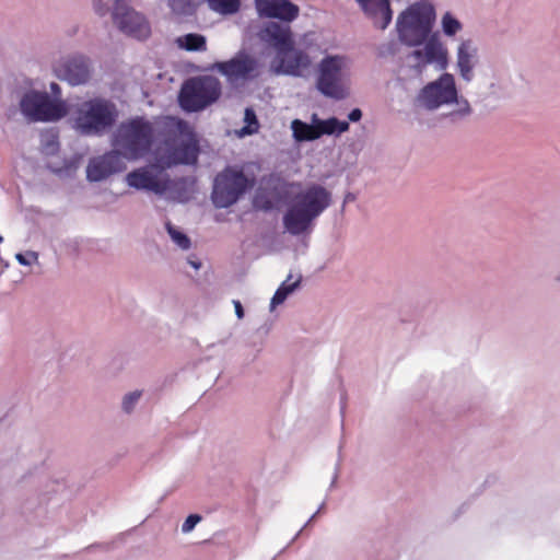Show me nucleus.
I'll list each match as a JSON object with an SVG mask.
<instances>
[{"mask_svg": "<svg viewBox=\"0 0 560 560\" xmlns=\"http://www.w3.org/2000/svg\"><path fill=\"white\" fill-rule=\"evenodd\" d=\"M110 1L112 0H94L95 11L100 15H105L107 13V11H108Z\"/></svg>", "mask_w": 560, "mask_h": 560, "instance_id": "7c9ffc66", "label": "nucleus"}, {"mask_svg": "<svg viewBox=\"0 0 560 560\" xmlns=\"http://www.w3.org/2000/svg\"><path fill=\"white\" fill-rule=\"evenodd\" d=\"M3 241L2 236H0V243Z\"/></svg>", "mask_w": 560, "mask_h": 560, "instance_id": "ea45409f", "label": "nucleus"}, {"mask_svg": "<svg viewBox=\"0 0 560 560\" xmlns=\"http://www.w3.org/2000/svg\"><path fill=\"white\" fill-rule=\"evenodd\" d=\"M163 137L165 150L155 152V163L130 172L127 184L158 195L172 191L176 200L187 201L194 194V182L189 178L171 180L163 173L174 165L196 164L200 152L199 140L192 126L173 116L164 118Z\"/></svg>", "mask_w": 560, "mask_h": 560, "instance_id": "f257e3e1", "label": "nucleus"}, {"mask_svg": "<svg viewBox=\"0 0 560 560\" xmlns=\"http://www.w3.org/2000/svg\"><path fill=\"white\" fill-rule=\"evenodd\" d=\"M362 117V112L359 108H354L349 113V120L359 121Z\"/></svg>", "mask_w": 560, "mask_h": 560, "instance_id": "2f4dec72", "label": "nucleus"}, {"mask_svg": "<svg viewBox=\"0 0 560 560\" xmlns=\"http://www.w3.org/2000/svg\"><path fill=\"white\" fill-rule=\"evenodd\" d=\"M260 16L275 18L284 22H292L299 15L300 9L290 0H255Z\"/></svg>", "mask_w": 560, "mask_h": 560, "instance_id": "dca6fc26", "label": "nucleus"}, {"mask_svg": "<svg viewBox=\"0 0 560 560\" xmlns=\"http://www.w3.org/2000/svg\"><path fill=\"white\" fill-rule=\"evenodd\" d=\"M195 268H199L200 264H192Z\"/></svg>", "mask_w": 560, "mask_h": 560, "instance_id": "58836bf2", "label": "nucleus"}, {"mask_svg": "<svg viewBox=\"0 0 560 560\" xmlns=\"http://www.w3.org/2000/svg\"><path fill=\"white\" fill-rule=\"evenodd\" d=\"M332 201L331 192L324 186L311 184L298 192L283 215V225L292 235L306 232Z\"/></svg>", "mask_w": 560, "mask_h": 560, "instance_id": "7ed1b4c3", "label": "nucleus"}, {"mask_svg": "<svg viewBox=\"0 0 560 560\" xmlns=\"http://www.w3.org/2000/svg\"><path fill=\"white\" fill-rule=\"evenodd\" d=\"M172 11L180 15H190L195 12V0H170Z\"/></svg>", "mask_w": 560, "mask_h": 560, "instance_id": "b1692460", "label": "nucleus"}, {"mask_svg": "<svg viewBox=\"0 0 560 560\" xmlns=\"http://www.w3.org/2000/svg\"><path fill=\"white\" fill-rule=\"evenodd\" d=\"M434 18L432 5L416 3L397 19L398 36L404 44L419 46L425 43L423 49H416L411 54L419 71L429 63H436L440 69H444L447 63V54L442 44L435 37L429 38Z\"/></svg>", "mask_w": 560, "mask_h": 560, "instance_id": "f03ea898", "label": "nucleus"}, {"mask_svg": "<svg viewBox=\"0 0 560 560\" xmlns=\"http://www.w3.org/2000/svg\"><path fill=\"white\" fill-rule=\"evenodd\" d=\"M255 184V177L246 176L242 168L226 166L214 178L212 201L218 208L231 207Z\"/></svg>", "mask_w": 560, "mask_h": 560, "instance_id": "423d86ee", "label": "nucleus"}, {"mask_svg": "<svg viewBox=\"0 0 560 560\" xmlns=\"http://www.w3.org/2000/svg\"><path fill=\"white\" fill-rule=\"evenodd\" d=\"M318 133L319 138L323 135H332L335 132L342 133L349 129V122L340 121L337 118L332 117L326 120L317 119Z\"/></svg>", "mask_w": 560, "mask_h": 560, "instance_id": "4be33fe9", "label": "nucleus"}, {"mask_svg": "<svg viewBox=\"0 0 560 560\" xmlns=\"http://www.w3.org/2000/svg\"><path fill=\"white\" fill-rule=\"evenodd\" d=\"M55 71L59 79L69 82L71 85H79L88 82L91 75L89 60L83 56H73L60 61Z\"/></svg>", "mask_w": 560, "mask_h": 560, "instance_id": "2eb2a0df", "label": "nucleus"}, {"mask_svg": "<svg viewBox=\"0 0 560 560\" xmlns=\"http://www.w3.org/2000/svg\"><path fill=\"white\" fill-rule=\"evenodd\" d=\"M113 21L122 33L137 39H145L151 34L149 22L131 9L126 0L115 1Z\"/></svg>", "mask_w": 560, "mask_h": 560, "instance_id": "9d476101", "label": "nucleus"}, {"mask_svg": "<svg viewBox=\"0 0 560 560\" xmlns=\"http://www.w3.org/2000/svg\"><path fill=\"white\" fill-rule=\"evenodd\" d=\"M373 24L385 30L392 22L393 12L389 0H355Z\"/></svg>", "mask_w": 560, "mask_h": 560, "instance_id": "f3484780", "label": "nucleus"}, {"mask_svg": "<svg viewBox=\"0 0 560 560\" xmlns=\"http://www.w3.org/2000/svg\"><path fill=\"white\" fill-rule=\"evenodd\" d=\"M292 292V288H285V283H282L275 292L271 299V305H278L284 302L287 296Z\"/></svg>", "mask_w": 560, "mask_h": 560, "instance_id": "cd10ccee", "label": "nucleus"}, {"mask_svg": "<svg viewBox=\"0 0 560 560\" xmlns=\"http://www.w3.org/2000/svg\"><path fill=\"white\" fill-rule=\"evenodd\" d=\"M261 208H262L264 210H269V209H271V202H270L269 200H267V201L261 206Z\"/></svg>", "mask_w": 560, "mask_h": 560, "instance_id": "e433bc0d", "label": "nucleus"}, {"mask_svg": "<svg viewBox=\"0 0 560 560\" xmlns=\"http://www.w3.org/2000/svg\"><path fill=\"white\" fill-rule=\"evenodd\" d=\"M290 279H291V276H289V278L283 283H285V288H292V292H293L294 289L299 285L300 280H296V281H294L292 283H289Z\"/></svg>", "mask_w": 560, "mask_h": 560, "instance_id": "f704fd0d", "label": "nucleus"}, {"mask_svg": "<svg viewBox=\"0 0 560 560\" xmlns=\"http://www.w3.org/2000/svg\"><path fill=\"white\" fill-rule=\"evenodd\" d=\"M476 50L472 48L471 43L464 42L458 48L457 65L460 75L464 80L470 81L472 79V59Z\"/></svg>", "mask_w": 560, "mask_h": 560, "instance_id": "6ab92c4d", "label": "nucleus"}, {"mask_svg": "<svg viewBox=\"0 0 560 560\" xmlns=\"http://www.w3.org/2000/svg\"><path fill=\"white\" fill-rule=\"evenodd\" d=\"M51 90L55 92L56 90H58V85L56 83H52L51 84Z\"/></svg>", "mask_w": 560, "mask_h": 560, "instance_id": "4c0bfd02", "label": "nucleus"}, {"mask_svg": "<svg viewBox=\"0 0 560 560\" xmlns=\"http://www.w3.org/2000/svg\"><path fill=\"white\" fill-rule=\"evenodd\" d=\"M290 279H291V276H289V278L283 283H285V288H292V292H293L294 289L299 285L300 280H296V281H294L292 283H289Z\"/></svg>", "mask_w": 560, "mask_h": 560, "instance_id": "72a5a7b5", "label": "nucleus"}, {"mask_svg": "<svg viewBox=\"0 0 560 560\" xmlns=\"http://www.w3.org/2000/svg\"><path fill=\"white\" fill-rule=\"evenodd\" d=\"M257 36L262 43L275 48L279 55L290 50L294 45L291 27L277 22L264 24L257 32Z\"/></svg>", "mask_w": 560, "mask_h": 560, "instance_id": "ddd939ff", "label": "nucleus"}, {"mask_svg": "<svg viewBox=\"0 0 560 560\" xmlns=\"http://www.w3.org/2000/svg\"><path fill=\"white\" fill-rule=\"evenodd\" d=\"M125 168L122 156L118 151L113 150L90 161L86 167V177L91 182H100Z\"/></svg>", "mask_w": 560, "mask_h": 560, "instance_id": "4468645a", "label": "nucleus"}, {"mask_svg": "<svg viewBox=\"0 0 560 560\" xmlns=\"http://www.w3.org/2000/svg\"><path fill=\"white\" fill-rule=\"evenodd\" d=\"M166 230L171 236V238L182 248L188 249L190 247V240L188 236L179 231H177L171 222H166Z\"/></svg>", "mask_w": 560, "mask_h": 560, "instance_id": "a878e982", "label": "nucleus"}, {"mask_svg": "<svg viewBox=\"0 0 560 560\" xmlns=\"http://www.w3.org/2000/svg\"><path fill=\"white\" fill-rule=\"evenodd\" d=\"M177 44L188 51H203L207 48L206 37L197 33H189L178 37Z\"/></svg>", "mask_w": 560, "mask_h": 560, "instance_id": "412c9836", "label": "nucleus"}, {"mask_svg": "<svg viewBox=\"0 0 560 560\" xmlns=\"http://www.w3.org/2000/svg\"><path fill=\"white\" fill-rule=\"evenodd\" d=\"M280 56V67L285 74L300 77L312 65L308 54L304 50L295 49L294 45L290 50L282 52Z\"/></svg>", "mask_w": 560, "mask_h": 560, "instance_id": "a211bd4d", "label": "nucleus"}, {"mask_svg": "<svg viewBox=\"0 0 560 560\" xmlns=\"http://www.w3.org/2000/svg\"><path fill=\"white\" fill-rule=\"evenodd\" d=\"M246 126L242 129L243 135H253L258 131L259 122L256 114L252 108H246L244 114Z\"/></svg>", "mask_w": 560, "mask_h": 560, "instance_id": "393cba45", "label": "nucleus"}, {"mask_svg": "<svg viewBox=\"0 0 560 560\" xmlns=\"http://www.w3.org/2000/svg\"><path fill=\"white\" fill-rule=\"evenodd\" d=\"M141 396V392L136 390L125 396L122 408L126 412H130Z\"/></svg>", "mask_w": 560, "mask_h": 560, "instance_id": "c85d7f7f", "label": "nucleus"}, {"mask_svg": "<svg viewBox=\"0 0 560 560\" xmlns=\"http://www.w3.org/2000/svg\"><path fill=\"white\" fill-rule=\"evenodd\" d=\"M200 520L201 517L198 514H190L184 522L182 530L184 533L190 532L197 525V523L200 522Z\"/></svg>", "mask_w": 560, "mask_h": 560, "instance_id": "c756f323", "label": "nucleus"}, {"mask_svg": "<svg viewBox=\"0 0 560 560\" xmlns=\"http://www.w3.org/2000/svg\"><path fill=\"white\" fill-rule=\"evenodd\" d=\"M117 117L116 105L104 97L83 101L72 109L73 128L82 136H103L115 125Z\"/></svg>", "mask_w": 560, "mask_h": 560, "instance_id": "20e7f679", "label": "nucleus"}, {"mask_svg": "<svg viewBox=\"0 0 560 560\" xmlns=\"http://www.w3.org/2000/svg\"><path fill=\"white\" fill-rule=\"evenodd\" d=\"M214 68L231 83L248 81L259 75L258 60L245 50L236 52L230 60L217 62Z\"/></svg>", "mask_w": 560, "mask_h": 560, "instance_id": "9b49d317", "label": "nucleus"}, {"mask_svg": "<svg viewBox=\"0 0 560 560\" xmlns=\"http://www.w3.org/2000/svg\"><path fill=\"white\" fill-rule=\"evenodd\" d=\"M442 24H443V31L446 35H454L462 27L460 23L455 18H453L450 13H446L443 16Z\"/></svg>", "mask_w": 560, "mask_h": 560, "instance_id": "bb28decb", "label": "nucleus"}, {"mask_svg": "<svg viewBox=\"0 0 560 560\" xmlns=\"http://www.w3.org/2000/svg\"><path fill=\"white\" fill-rule=\"evenodd\" d=\"M233 304H234L236 316L240 319L243 318L244 317V310H243V306H242L241 302L238 300H234Z\"/></svg>", "mask_w": 560, "mask_h": 560, "instance_id": "473e14b6", "label": "nucleus"}, {"mask_svg": "<svg viewBox=\"0 0 560 560\" xmlns=\"http://www.w3.org/2000/svg\"><path fill=\"white\" fill-rule=\"evenodd\" d=\"M346 66L347 58L340 55L327 56L320 60L316 88L323 95L335 100L347 97L348 91L343 83Z\"/></svg>", "mask_w": 560, "mask_h": 560, "instance_id": "6e6552de", "label": "nucleus"}, {"mask_svg": "<svg viewBox=\"0 0 560 560\" xmlns=\"http://www.w3.org/2000/svg\"><path fill=\"white\" fill-rule=\"evenodd\" d=\"M291 128L298 141H313L319 138L316 115L313 116V124L294 119L291 124Z\"/></svg>", "mask_w": 560, "mask_h": 560, "instance_id": "aec40b11", "label": "nucleus"}, {"mask_svg": "<svg viewBox=\"0 0 560 560\" xmlns=\"http://www.w3.org/2000/svg\"><path fill=\"white\" fill-rule=\"evenodd\" d=\"M21 110L32 121H54L67 115L62 102L51 101L46 93L28 92L20 102Z\"/></svg>", "mask_w": 560, "mask_h": 560, "instance_id": "1a4fd4ad", "label": "nucleus"}, {"mask_svg": "<svg viewBox=\"0 0 560 560\" xmlns=\"http://www.w3.org/2000/svg\"><path fill=\"white\" fill-rule=\"evenodd\" d=\"M221 95L220 81L211 75L187 80L179 93V104L187 112H198L214 103Z\"/></svg>", "mask_w": 560, "mask_h": 560, "instance_id": "0eeeda50", "label": "nucleus"}, {"mask_svg": "<svg viewBox=\"0 0 560 560\" xmlns=\"http://www.w3.org/2000/svg\"><path fill=\"white\" fill-rule=\"evenodd\" d=\"M209 8L220 14L230 15L240 10L241 0H206Z\"/></svg>", "mask_w": 560, "mask_h": 560, "instance_id": "5701e85b", "label": "nucleus"}, {"mask_svg": "<svg viewBox=\"0 0 560 560\" xmlns=\"http://www.w3.org/2000/svg\"><path fill=\"white\" fill-rule=\"evenodd\" d=\"M422 105L428 109H435L443 104H450L457 100V90L454 77L444 73L435 82L425 85L419 95Z\"/></svg>", "mask_w": 560, "mask_h": 560, "instance_id": "f8f14e48", "label": "nucleus"}, {"mask_svg": "<svg viewBox=\"0 0 560 560\" xmlns=\"http://www.w3.org/2000/svg\"><path fill=\"white\" fill-rule=\"evenodd\" d=\"M16 259L21 265H28L30 262L25 259V257L22 254L16 255Z\"/></svg>", "mask_w": 560, "mask_h": 560, "instance_id": "c9c22d12", "label": "nucleus"}, {"mask_svg": "<svg viewBox=\"0 0 560 560\" xmlns=\"http://www.w3.org/2000/svg\"><path fill=\"white\" fill-rule=\"evenodd\" d=\"M154 141V128L144 117H133L122 121L114 135L115 150L127 160L144 156Z\"/></svg>", "mask_w": 560, "mask_h": 560, "instance_id": "39448f33", "label": "nucleus"}]
</instances>
